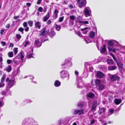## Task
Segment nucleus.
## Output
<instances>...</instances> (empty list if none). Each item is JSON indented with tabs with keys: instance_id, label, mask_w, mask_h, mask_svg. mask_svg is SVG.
<instances>
[{
	"instance_id": "f257e3e1",
	"label": "nucleus",
	"mask_w": 125,
	"mask_h": 125,
	"mask_svg": "<svg viewBox=\"0 0 125 125\" xmlns=\"http://www.w3.org/2000/svg\"><path fill=\"white\" fill-rule=\"evenodd\" d=\"M106 110V109L104 107H102L99 109L98 112L99 114L101 115L102 114L103 115L99 117L98 118L99 121L102 122L103 121V119L106 118V116L104 115H105Z\"/></svg>"
},
{
	"instance_id": "f03ea898",
	"label": "nucleus",
	"mask_w": 125,
	"mask_h": 125,
	"mask_svg": "<svg viewBox=\"0 0 125 125\" xmlns=\"http://www.w3.org/2000/svg\"><path fill=\"white\" fill-rule=\"evenodd\" d=\"M62 69H67L72 66V62L69 60H66L64 61L61 65Z\"/></svg>"
},
{
	"instance_id": "7ed1b4c3",
	"label": "nucleus",
	"mask_w": 125,
	"mask_h": 125,
	"mask_svg": "<svg viewBox=\"0 0 125 125\" xmlns=\"http://www.w3.org/2000/svg\"><path fill=\"white\" fill-rule=\"evenodd\" d=\"M60 75L61 78H66L67 80H68L69 78V74L67 71L62 70L60 72Z\"/></svg>"
},
{
	"instance_id": "20e7f679",
	"label": "nucleus",
	"mask_w": 125,
	"mask_h": 125,
	"mask_svg": "<svg viewBox=\"0 0 125 125\" xmlns=\"http://www.w3.org/2000/svg\"><path fill=\"white\" fill-rule=\"evenodd\" d=\"M10 78L9 77H7L6 80V82L9 81L8 83V86L10 88L12 87L14 83V80L13 79H11L10 80Z\"/></svg>"
},
{
	"instance_id": "39448f33",
	"label": "nucleus",
	"mask_w": 125,
	"mask_h": 125,
	"mask_svg": "<svg viewBox=\"0 0 125 125\" xmlns=\"http://www.w3.org/2000/svg\"><path fill=\"white\" fill-rule=\"evenodd\" d=\"M77 87L78 88H81L83 87V84L82 82L81 78H78L77 82Z\"/></svg>"
},
{
	"instance_id": "423d86ee",
	"label": "nucleus",
	"mask_w": 125,
	"mask_h": 125,
	"mask_svg": "<svg viewBox=\"0 0 125 125\" xmlns=\"http://www.w3.org/2000/svg\"><path fill=\"white\" fill-rule=\"evenodd\" d=\"M77 4L80 8H81L85 5L86 4V0H77Z\"/></svg>"
},
{
	"instance_id": "0eeeda50",
	"label": "nucleus",
	"mask_w": 125,
	"mask_h": 125,
	"mask_svg": "<svg viewBox=\"0 0 125 125\" xmlns=\"http://www.w3.org/2000/svg\"><path fill=\"white\" fill-rule=\"evenodd\" d=\"M82 17L81 16H78L77 18V21L80 23L82 24V25L84 24H88L89 22L87 21H82Z\"/></svg>"
},
{
	"instance_id": "6e6552de",
	"label": "nucleus",
	"mask_w": 125,
	"mask_h": 125,
	"mask_svg": "<svg viewBox=\"0 0 125 125\" xmlns=\"http://www.w3.org/2000/svg\"><path fill=\"white\" fill-rule=\"evenodd\" d=\"M84 14L86 17H88L90 15L91 11L89 7H86L84 10Z\"/></svg>"
},
{
	"instance_id": "1a4fd4ad",
	"label": "nucleus",
	"mask_w": 125,
	"mask_h": 125,
	"mask_svg": "<svg viewBox=\"0 0 125 125\" xmlns=\"http://www.w3.org/2000/svg\"><path fill=\"white\" fill-rule=\"evenodd\" d=\"M116 63L118 66L120 72L122 73L123 72L122 67L123 66V64L122 62L120 60H118L117 62Z\"/></svg>"
},
{
	"instance_id": "9d476101",
	"label": "nucleus",
	"mask_w": 125,
	"mask_h": 125,
	"mask_svg": "<svg viewBox=\"0 0 125 125\" xmlns=\"http://www.w3.org/2000/svg\"><path fill=\"white\" fill-rule=\"evenodd\" d=\"M110 78L111 81H114L117 80L119 81L120 80V78L116 74L111 75H110Z\"/></svg>"
},
{
	"instance_id": "9b49d317",
	"label": "nucleus",
	"mask_w": 125,
	"mask_h": 125,
	"mask_svg": "<svg viewBox=\"0 0 125 125\" xmlns=\"http://www.w3.org/2000/svg\"><path fill=\"white\" fill-rule=\"evenodd\" d=\"M84 113L83 109H76L74 111L73 114L75 115H83Z\"/></svg>"
},
{
	"instance_id": "f8f14e48",
	"label": "nucleus",
	"mask_w": 125,
	"mask_h": 125,
	"mask_svg": "<svg viewBox=\"0 0 125 125\" xmlns=\"http://www.w3.org/2000/svg\"><path fill=\"white\" fill-rule=\"evenodd\" d=\"M6 77V74H3L1 78V82L0 83V88L4 86L5 84L3 83L4 82Z\"/></svg>"
},
{
	"instance_id": "ddd939ff",
	"label": "nucleus",
	"mask_w": 125,
	"mask_h": 125,
	"mask_svg": "<svg viewBox=\"0 0 125 125\" xmlns=\"http://www.w3.org/2000/svg\"><path fill=\"white\" fill-rule=\"evenodd\" d=\"M46 29L44 28L42 29L41 31V33L40 34V37H42V36H46L48 33V32L46 31Z\"/></svg>"
},
{
	"instance_id": "4468645a",
	"label": "nucleus",
	"mask_w": 125,
	"mask_h": 125,
	"mask_svg": "<svg viewBox=\"0 0 125 125\" xmlns=\"http://www.w3.org/2000/svg\"><path fill=\"white\" fill-rule=\"evenodd\" d=\"M51 15V11L50 10L49 11H48L47 14L45 16L44 18L43 19V21L44 22H45L49 18L50 15Z\"/></svg>"
},
{
	"instance_id": "2eb2a0df",
	"label": "nucleus",
	"mask_w": 125,
	"mask_h": 125,
	"mask_svg": "<svg viewBox=\"0 0 125 125\" xmlns=\"http://www.w3.org/2000/svg\"><path fill=\"white\" fill-rule=\"evenodd\" d=\"M39 41V39H37L35 40L34 42V45L37 47H40L42 45L41 43Z\"/></svg>"
},
{
	"instance_id": "dca6fc26",
	"label": "nucleus",
	"mask_w": 125,
	"mask_h": 125,
	"mask_svg": "<svg viewBox=\"0 0 125 125\" xmlns=\"http://www.w3.org/2000/svg\"><path fill=\"white\" fill-rule=\"evenodd\" d=\"M33 52L32 50L29 51L27 52V57L28 58H33L32 56V53Z\"/></svg>"
},
{
	"instance_id": "f3484780",
	"label": "nucleus",
	"mask_w": 125,
	"mask_h": 125,
	"mask_svg": "<svg viewBox=\"0 0 125 125\" xmlns=\"http://www.w3.org/2000/svg\"><path fill=\"white\" fill-rule=\"evenodd\" d=\"M108 48L109 51H112L115 53L116 52V50H119V49H116L113 47H108Z\"/></svg>"
},
{
	"instance_id": "a211bd4d",
	"label": "nucleus",
	"mask_w": 125,
	"mask_h": 125,
	"mask_svg": "<svg viewBox=\"0 0 125 125\" xmlns=\"http://www.w3.org/2000/svg\"><path fill=\"white\" fill-rule=\"evenodd\" d=\"M35 28L40 29L41 27V23L39 21L36 22L35 23Z\"/></svg>"
},
{
	"instance_id": "6ab92c4d",
	"label": "nucleus",
	"mask_w": 125,
	"mask_h": 125,
	"mask_svg": "<svg viewBox=\"0 0 125 125\" xmlns=\"http://www.w3.org/2000/svg\"><path fill=\"white\" fill-rule=\"evenodd\" d=\"M84 40L87 43H89L92 42V40H91L89 37L88 36L85 37Z\"/></svg>"
},
{
	"instance_id": "aec40b11",
	"label": "nucleus",
	"mask_w": 125,
	"mask_h": 125,
	"mask_svg": "<svg viewBox=\"0 0 125 125\" xmlns=\"http://www.w3.org/2000/svg\"><path fill=\"white\" fill-rule=\"evenodd\" d=\"M23 25L24 27L26 28L24 29L26 31H28L29 30V27L27 26V23L26 22H24L23 23Z\"/></svg>"
},
{
	"instance_id": "412c9836",
	"label": "nucleus",
	"mask_w": 125,
	"mask_h": 125,
	"mask_svg": "<svg viewBox=\"0 0 125 125\" xmlns=\"http://www.w3.org/2000/svg\"><path fill=\"white\" fill-rule=\"evenodd\" d=\"M122 102V100L119 99H115L114 100V102L116 105H118Z\"/></svg>"
},
{
	"instance_id": "4be33fe9",
	"label": "nucleus",
	"mask_w": 125,
	"mask_h": 125,
	"mask_svg": "<svg viewBox=\"0 0 125 125\" xmlns=\"http://www.w3.org/2000/svg\"><path fill=\"white\" fill-rule=\"evenodd\" d=\"M87 97L90 98H93L94 96V94L92 92L88 93L87 94Z\"/></svg>"
},
{
	"instance_id": "5701e85b",
	"label": "nucleus",
	"mask_w": 125,
	"mask_h": 125,
	"mask_svg": "<svg viewBox=\"0 0 125 125\" xmlns=\"http://www.w3.org/2000/svg\"><path fill=\"white\" fill-rule=\"evenodd\" d=\"M89 29V28L87 27H86L84 28L83 29H81V31H83V34H86L88 32V31L87 30H88Z\"/></svg>"
},
{
	"instance_id": "b1692460",
	"label": "nucleus",
	"mask_w": 125,
	"mask_h": 125,
	"mask_svg": "<svg viewBox=\"0 0 125 125\" xmlns=\"http://www.w3.org/2000/svg\"><path fill=\"white\" fill-rule=\"evenodd\" d=\"M106 50L105 46V45H104L101 48L100 52L102 53H104L105 52Z\"/></svg>"
},
{
	"instance_id": "393cba45",
	"label": "nucleus",
	"mask_w": 125,
	"mask_h": 125,
	"mask_svg": "<svg viewBox=\"0 0 125 125\" xmlns=\"http://www.w3.org/2000/svg\"><path fill=\"white\" fill-rule=\"evenodd\" d=\"M21 58V61L23 62V58L24 56V53L23 52H21L20 53L19 55Z\"/></svg>"
},
{
	"instance_id": "a878e982",
	"label": "nucleus",
	"mask_w": 125,
	"mask_h": 125,
	"mask_svg": "<svg viewBox=\"0 0 125 125\" xmlns=\"http://www.w3.org/2000/svg\"><path fill=\"white\" fill-rule=\"evenodd\" d=\"M97 76L98 78H101L103 77V74L100 72H98L97 73Z\"/></svg>"
},
{
	"instance_id": "bb28decb",
	"label": "nucleus",
	"mask_w": 125,
	"mask_h": 125,
	"mask_svg": "<svg viewBox=\"0 0 125 125\" xmlns=\"http://www.w3.org/2000/svg\"><path fill=\"white\" fill-rule=\"evenodd\" d=\"M117 68L115 66H108V69L109 70L112 71L115 69Z\"/></svg>"
},
{
	"instance_id": "cd10ccee",
	"label": "nucleus",
	"mask_w": 125,
	"mask_h": 125,
	"mask_svg": "<svg viewBox=\"0 0 125 125\" xmlns=\"http://www.w3.org/2000/svg\"><path fill=\"white\" fill-rule=\"evenodd\" d=\"M106 62L108 64H113L114 63L113 60L111 59H107L106 60Z\"/></svg>"
},
{
	"instance_id": "c85d7f7f",
	"label": "nucleus",
	"mask_w": 125,
	"mask_h": 125,
	"mask_svg": "<svg viewBox=\"0 0 125 125\" xmlns=\"http://www.w3.org/2000/svg\"><path fill=\"white\" fill-rule=\"evenodd\" d=\"M98 89L100 90H101L104 89L105 87L104 85L103 84H100L98 86Z\"/></svg>"
},
{
	"instance_id": "c756f323",
	"label": "nucleus",
	"mask_w": 125,
	"mask_h": 125,
	"mask_svg": "<svg viewBox=\"0 0 125 125\" xmlns=\"http://www.w3.org/2000/svg\"><path fill=\"white\" fill-rule=\"evenodd\" d=\"M94 36L95 33L94 32L92 31L90 32L89 35V37L91 38H93L94 37Z\"/></svg>"
},
{
	"instance_id": "7c9ffc66",
	"label": "nucleus",
	"mask_w": 125,
	"mask_h": 125,
	"mask_svg": "<svg viewBox=\"0 0 125 125\" xmlns=\"http://www.w3.org/2000/svg\"><path fill=\"white\" fill-rule=\"evenodd\" d=\"M11 69L12 68L11 66L10 65H9L6 67V71L8 72H9L11 71Z\"/></svg>"
},
{
	"instance_id": "2f4dec72",
	"label": "nucleus",
	"mask_w": 125,
	"mask_h": 125,
	"mask_svg": "<svg viewBox=\"0 0 125 125\" xmlns=\"http://www.w3.org/2000/svg\"><path fill=\"white\" fill-rule=\"evenodd\" d=\"M54 84L56 87L59 86L61 84V83L58 80H56Z\"/></svg>"
},
{
	"instance_id": "473e14b6",
	"label": "nucleus",
	"mask_w": 125,
	"mask_h": 125,
	"mask_svg": "<svg viewBox=\"0 0 125 125\" xmlns=\"http://www.w3.org/2000/svg\"><path fill=\"white\" fill-rule=\"evenodd\" d=\"M83 75V76L85 78L87 77L88 74V72L87 70L84 71Z\"/></svg>"
},
{
	"instance_id": "72a5a7b5",
	"label": "nucleus",
	"mask_w": 125,
	"mask_h": 125,
	"mask_svg": "<svg viewBox=\"0 0 125 125\" xmlns=\"http://www.w3.org/2000/svg\"><path fill=\"white\" fill-rule=\"evenodd\" d=\"M95 84L98 86L99 84H100L101 81L98 79H97L95 80Z\"/></svg>"
},
{
	"instance_id": "f704fd0d",
	"label": "nucleus",
	"mask_w": 125,
	"mask_h": 125,
	"mask_svg": "<svg viewBox=\"0 0 125 125\" xmlns=\"http://www.w3.org/2000/svg\"><path fill=\"white\" fill-rule=\"evenodd\" d=\"M55 34V33L53 31H52L50 34V36L52 38Z\"/></svg>"
},
{
	"instance_id": "c9c22d12",
	"label": "nucleus",
	"mask_w": 125,
	"mask_h": 125,
	"mask_svg": "<svg viewBox=\"0 0 125 125\" xmlns=\"http://www.w3.org/2000/svg\"><path fill=\"white\" fill-rule=\"evenodd\" d=\"M114 40H110L108 42V44L110 46H112L114 45Z\"/></svg>"
},
{
	"instance_id": "e433bc0d",
	"label": "nucleus",
	"mask_w": 125,
	"mask_h": 125,
	"mask_svg": "<svg viewBox=\"0 0 125 125\" xmlns=\"http://www.w3.org/2000/svg\"><path fill=\"white\" fill-rule=\"evenodd\" d=\"M8 55L9 57H12L13 56V53L12 52H10L8 53Z\"/></svg>"
},
{
	"instance_id": "4c0bfd02",
	"label": "nucleus",
	"mask_w": 125,
	"mask_h": 125,
	"mask_svg": "<svg viewBox=\"0 0 125 125\" xmlns=\"http://www.w3.org/2000/svg\"><path fill=\"white\" fill-rule=\"evenodd\" d=\"M24 43V46L25 47H26L28 45L30 44L29 42L28 41H25Z\"/></svg>"
},
{
	"instance_id": "58836bf2",
	"label": "nucleus",
	"mask_w": 125,
	"mask_h": 125,
	"mask_svg": "<svg viewBox=\"0 0 125 125\" xmlns=\"http://www.w3.org/2000/svg\"><path fill=\"white\" fill-rule=\"evenodd\" d=\"M77 106L79 108H82L83 106V103L82 102L79 103L77 104Z\"/></svg>"
},
{
	"instance_id": "ea45409f",
	"label": "nucleus",
	"mask_w": 125,
	"mask_h": 125,
	"mask_svg": "<svg viewBox=\"0 0 125 125\" xmlns=\"http://www.w3.org/2000/svg\"><path fill=\"white\" fill-rule=\"evenodd\" d=\"M28 24L31 27H32L33 25V22L31 21H28Z\"/></svg>"
},
{
	"instance_id": "a19ab883",
	"label": "nucleus",
	"mask_w": 125,
	"mask_h": 125,
	"mask_svg": "<svg viewBox=\"0 0 125 125\" xmlns=\"http://www.w3.org/2000/svg\"><path fill=\"white\" fill-rule=\"evenodd\" d=\"M16 37L17 39L18 40H19L21 37V36L19 34H16Z\"/></svg>"
},
{
	"instance_id": "79ce46f5",
	"label": "nucleus",
	"mask_w": 125,
	"mask_h": 125,
	"mask_svg": "<svg viewBox=\"0 0 125 125\" xmlns=\"http://www.w3.org/2000/svg\"><path fill=\"white\" fill-rule=\"evenodd\" d=\"M19 73V71L18 70L17 71H15L13 73V75L14 76H15L17 75L18 73Z\"/></svg>"
},
{
	"instance_id": "37998d69",
	"label": "nucleus",
	"mask_w": 125,
	"mask_h": 125,
	"mask_svg": "<svg viewBox=\"0 0 125 125\" xmlns=\"http://www.w3.org/2000/svg\"><path fill=\"white\" fill-rule=\"evenodd\" d=\"M56 28V30L58 31H59L61 29V26H60L58 25L57 24H55Z\"/></svg>"
},
{
	"instance_id": "c03bdc74",
	"label": "nucleus",
	"mask_w": 125,
	"mask_h": 125,
	"mask_svg": "<svg viewBox=\"0 0 125 125\" xmlns=\"http://www.w3.org/2000/svg\"><path fill=\"white\" fill-rule=\"evenodd\" d=\"M13 51L14 54H16L18 52V48H14L13 49Z\"/></svg>"
},
{
	"instance_id": "a18cd8bd",
	"label": "nucleus",
	"mask_w": 125,
	"mask_h": 125,
	"mask_svg": "<svg viewBox=\"0 0 125 125\" xmlns=\"http://www.w3.org/2000/svg\"><path fill=\"white\" fill-rule=\"evenodd\" d=\"M24 30V29L21 27L20 28L18 29V31L21 32L22 34L23 33V31Z\"/></svg>"
},
{
	"instance_id": "49530a36",
	"label": "nucleus",
	"mask_w": 125,
	"mask_h": 125,
	"mask_svg": "<svg viewBox=\"0 0 125 125\" xmlns=\"http://www.w3.org/2000/svg\"><path fill=\"white\" fill-rule=\"evenodd\" d=\"M70 18L71 20L73 21L75 19V17L73 15H71L70 16Z\"/></svg>"
},
{
	"instance_id": "de8ad7c7",
	"label": "nucleus",
	"mask_w": 125,
	"mask_h": 125,
	"mask_svg": "<svg viewBox=\"0 0 125 125\" xmlns=\"http://www.w3.org/2000/svg\"><path fill=\"white\" fill-rule=\"evenodd\" d=\"M25 101L26 102V103H30L32 102V101L31 100H30L28 99H26Z\"/></svg>"
},
{
	"instance_id": "09e8293b",
	"label": "nucleus",
	"mask_w": 125,
	"mask_h": 125,
	"mask_svg": "<svg viewBox=\"0 0 125 125\" xmlns=\"http://www.w3.org/2000/svg\"><path fill=\"white\" fill-rule=\"evenodd\" d=\"M114 46H118L119 45L118 43L116 41L114 40Z\"/></svg>"
},
{
	"instance_id": "8fccbe9b",
	"label": "nucleus",
	"mask_w": 125,
	"mask_h": 125,
	"mask_svg": "<svg viewBox=\"0 0 125 125\" xmlns=\"http://www.w3.org/2000/svg\"><path fill=\"white\" fill-rule=\"evenodd\" d=\"M96 106L95 105H93L91 110L92 111L94 110L96 108Z\"/></svg>"
},
{
	"instance_id": "3c124183",
	"label": "nucleus",
	"mask_w": 125,
	"mask_h": 125,
	"mask_svg": "<svg viewBox=\"0 0 125 125\" xmlns=\"http://www.w3.org/2000/svg\"><path fill=\"white\" fill-rule=\"evenodd\" d=\"M2 102L0 101V107H1L4 105V103L3 102V100H2Z\"/></svg>"
},
{
	"instance_id": "603ef678",
	"label": "nucleus",
	"mask_w": 125,
	"mask_h": 125,
	"mask_svg": "<svg viewBox=\"0 0 125 125\" xmlns=\"http://www.w3.org/2000/svg\"><path fill=\"white\" fill-rule=\"evenodd\" d=\"M122 105V104H121V105L116 109L115 110L116 111H118L120 110L121 108V106Z\"/></svg>"
},
{
	"instance_id": "864d4df0",
	"label": "nucleus",
	"mask_w": 125,
	"mask_h": 125,
	"mask_svg": "<svg viewBox=\"0 0 125 125\" xmlns=\"http://www.w3.org/2000/svg\"><path fill=\"white\" fill-rule=\"evenodd\" d=\"M1 43L2 44V45L3 46L6 45V42H4L2 41L1 42Z\"/></svg>"
},
{
	"instance_id": "5fc2aeb1",
	"label": "nucleus",
	"mask_w": 125,
	"mask_h": 125,
	"mask_svg": "<svg viewBox=\"0 0 125 125\" xmlns=\"http://www.w3.org/2000/svg\"><path fill=\"white\" fill-rule=\"evenodd\" d=\"M59 12V11L57 9H55L54 11V13L55 14H57Z\"/></svg>"
},
{
	"instance_id": "6e6d98bb",
	"label": "nucleus",
	"mask_w": 125,
	"mask_h": 125,
	"mask_svg": "<svg viewBox=\"0 0 125 125\" xmlns=\"http://www.w3.org/2000/svg\"><path fill=\"white\" fill-rule=\"evenodd\" d=\"M43 10V9L41 7H39L38 8V10L40 12H42V11Z\"/></svg>"
},
{
	"instance_id": "4d7b16f0",
	"label": "nucleus",
	"mask_w": 125,
	"mask_h": 125,
	"mask_svg": "<svg viewBox=\"0 0 125 125\" xmlns=\"http://www.w3.org/2000/svg\"><path fill=\"white\" fill-rule=\"evenodd\" d=\"M63 19V17H60L59 19V22H62Z\"/></svg>"
},
{
	"instance_id": "13d9d810",
	"label": "nucleus",
	"mask_w": 125,
	"mask_h": 125,
	"mask_svg": "<svg viewBox=\"0 0 125 125\" xmlns=\"http://www.w3.org/2000/svg\"><path fill=\"white\" fill-rule=\"evenodd\" d=\"M10 24H7L6 26V28H7V30H8L10 28Z\"/></svg>"
},
{
	"instance_id": "bf43d9fd",
	"label": "nucleus",
	"mask_w": 125,
	"mask_h": 125,
	"mask_svg": "<svg viewBox=\"0 0 125 125\" xmlns=\"http://www.w3.org/2000/svg\"><path fill=\"white\" fill-rule=\"evenodd\" d=\"M47 8V6H45L44 7V10L43 11L44 12H45L46 11V10Z\"/></svg>"
},
{
	"instance_id": "052dcab7",
	"label": "nucleus",
	"mask_w": 125,
	"mask_h": 125,
	"mask_svg": "<svg viewBox=\"0 0 125 125\" xmlns=\"http://www.w3.org/2000/svg\"><path fill=\"white\" fill-rule=\"evenodd\" d=\"M51 21L50 20H49L46 23L48 25H50L51 23Z\"/></svg>"
},
{
	"instance_id": "680f3d73",
	"label": "nucleus",
	"mask_w": 125,
	"mask_h": 125,
	"mask_svg": "<svg viewBox=\"0 0 125 125\" xmlns=\"http://www.w3.org/2000/svg\"><path fill=\"white\" fill-rule=\"evenodd\" d=\"M11 60H7V62L8 64H9L11 62Z\"/></svg>"
},
{
	"instance_id": "e2e57ef3",
	"label": "nucleus",
	"mask_w": 125,
	"mask_h": 125,
	"mask_svg": "<svg viewBox=\"0 0 125 125\" xmlns=\"http://www.w3.org/2000/svg\"><path fill=\"white\" fill-rule=\"evenodd\" d=\"M76 33H77V34H78V36H82L81 33L79 31L77 32Z\"/></svg>"
},
{
	"instance_id": "0e129e2a",
	"label": "nucleus",
	"mask_w": 125,
	"mask_h": 125,
	"mask_svg": "<svg viewBox=\"0 0 125 125\" xmlns=\"http://www.w3.org/2000/svg\"><path fill=\"white\" fill-rule=\"evenodd\" d=\"M114 110L113 109H111L109 111L110 113H111V114H113L114 112Z\"/></svg>"
},
{
	"instance_id": "69168bd1",
	"label": "nucleus",
	"mask_w": 125,
	"mask_h": 125,
	"mask_svg": "<svg viewBox=\"0 0 125 125\" xmlns=\"http://www.w3.org/2000/svg\"><path fill=\"white\" fill-rule=\"evenodd\" d=\"M95 122V120H93L92 121H91L90 122V124H93Z\"/></svg>"
},
{
	"instance_id": "338daca9",
	"label": "nucleus",
	"mask_w": 125,
	"mask_h": 125,
	"mask_svg": "<svg viewBox=\"0 0 125 125\" xmlns=\"http://www.w3.org/2000/svg\"><path fill=\"white\" fill-rule=\"evenodd\" d=\"M26 5L28 7H29L31 6V4L30 3H26Z\"/></svg>"
},
{
	"instance_id": "774afa93",
	"label": "nucleus",
	"mask_w": 125,
	"mask_h": 125,
	"mask_svg": "<svg viewBox=\"0 0 125 125\" xmlns=\"http://www.w3.org/2000/svg\"><path fill=\"white\" fill-rule=\"evenodd\" d=\"M93 68L92 67H89V70L90 72H92L93 71Z\"/></svg>"
}]
</instances>
